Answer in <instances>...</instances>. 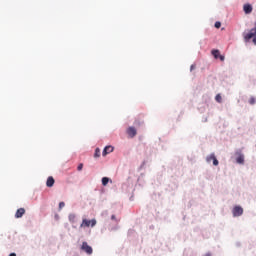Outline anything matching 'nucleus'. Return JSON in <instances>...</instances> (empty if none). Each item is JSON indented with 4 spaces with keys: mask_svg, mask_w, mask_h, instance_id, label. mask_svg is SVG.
Wrapping results in <instances>:
<instances>
[{
    "mask_svg": "<svg viewBox=\"0 0 256 256\" xmlns=\"http://www.w3.org/2000/svg\"><path fill=\"white\" fill-rule=\"evenodd\" d=\"M213 165L215 166V167H217V165H219V160H217V157H215L214 156V158H213Z\"/></svg>",
    "mask_w": 256,
    "mask_h": 256,
    "instance_id": "nucleus-17",
    "label": "nucleus"
},
{
    "mask_svg": "<svg viewBox=\"0 0 256 256\" xmlns=\"http://www.w3.org/2000/svg\"><path fill=\"white\" fill-rule=\"evenodd\" d=\"M77 169L78 171H83V164H79Z\"/></svg>",
    "mask_w": 256,
    "mask_h": 256,
    "instance_id": "nucleus-20",
    "label": "nucleus"
},
{
    "mask_svg": "<svg viewBox=\"0 0 256 256\" xmlns=\"http://www.w3.org/2000/svg\"><path fill=\"white\" fill-rule=\"evenodd\" d=\"M236 162L239 163L240 165H243L245 163V156L243 154H240L237 157Z\"/></svg>",
    "mask_w": 256,
    "mask_h": 256,
    "instance_id": "nucleus-9",
    "label": "nucleus"
},
{
    "mask_svg": "<svg viewBox=\"0 0 256 256\" xmlns=\"http://www.w3.org/2000/svg\"><path fill=\"white\" fill-rule=\"evenodd\" d=\"M24 213H25V208H19L15 214L16 219H21Z\"/></svg>",
    "mask_w": 256,
    "mask_h": 256,
    "instance_id": "nucleus-7",
    "label": "nucleus"
},
{
    "mask_svg": "<svg viewBox=\"0 0 256 256\" xmlns=\"http://www.w3.org/2000/svg\"><path fill=\"white\" fill-rule=\"evenodd\" d=\"M94 157H95V158L101 157V149H99V148H96V149H95Z\"/></svg>",
    "mask_w": 256,
    "mask_h": 256,
    "instance_id": "nucleus-12",
    "label": "nucleus"
},
{
    "mask_svg": "<svg viewBox=\"0 0 256 256\" xmlns=\"http://www.w3.org/2000/svg\"><path fill=\"white\" fill-rule=\"evenodd\" d=\"M75 214H69L68 219L71 223H75Z\"/></svg>",
    "mask_w": 256,
    "mask_h": 256,
    "instance_id": "nucleus-14",
    "label": "nucleus"
},
{
    "mask_svg": "<svg viewBox=\"0 0 256 256\" xmlns=\"http://www.w3.org/2000/svg\"><path fill=\"white\" fill-rule=\"evenodd\" d=\"M109 153H113V147L112 146H106L102 152L103 157L109 155Z\"/></svg>",
    "mask_w": 256,
    "mask_h": 256,
    "instance_id": "nucleus-5",
    "label": "nucleus"
},
{
    "mask_svg": "<svg viewBox=\"0 0 256 256\" xmlns=\"http://www.w3.org/2000/svg\"><path fill=\"white\" fill-rule=\"evenodd\" d=\"M193 69H195V64H192L190 67V71H193Z\"/></svg>",
    "mask_w": 256,
    "mask_h": 256,
    "instance_id": "nucleus-24",
    "label": "nucleus"
},
{
    "mask_svg": "<svg viewBox=\"0 0 256 256\" xmlns=\"http://www.w3.org/2000/svg\"><path fill=\"white\" fill-rule=\"evenodd\" d=\"M112 221H117V217L115 215L111 216Z\"/></svg>",
    "mask_w": 256,
    "mask_h": 256,
    "instance_id": "nucleus-22",
    "label": "nucleus"
},
{
    "mask_svg": "<svg viewBox=\"0 0 256 256\" xmlns=\"http://www.w3.org/2000/svg\"><path fill=\"white\" fill-rule=\"evenodd\" d=\"M63 207H65V202H60L59 203V209H63Z\"/></svg>",
    "mask_w": 256,
    "mask_h": 256,
    "instance_id": "nucleus-19",
    "label": "nucleus"
},
{
    "mask_svg": "<svg viewBox=\"0 0 256 256\" xmlns=\"http://www.w3.org/2000/svg\"><path fill=\"white\" fill-rule=\"evenodd\" d=\"M127 133L129 137H135V135H137V130L135 129V127H129Z\"/></svg>",
    "mask_w": 256,
    "mask_h": 256,
    "instance_id": "nucleus-6",
    "label": "nucleus"
},
{
    "mask_svg": "<svg viewBox=\"0 0 256 256\" xmlns=\"http://www.w3.org/2000/svg\"><path fill=\"white\" fill-rule=\"evenodd\" d=\"M95 225H97V220L96 219H92V220H87V219H83L82 223L80 225L81 228L83 227H95Z\"/></svg>",
    "mask_w": 256,
    "mask_h": 256,
    "instance_id": "nucleus-1",
    "label": "nucleus"
},
{
    "mask_svg": "<svg viewBox=\"0 0 256 256\" xmlns=\"http://www.w3.org/2000/svg\"><path fill=\"white\" fill-rule=\"evenodd\" d=\"M243 10H244V13H246V15H249L253 13V6H251V4H245L243 6Z\"/></svg>",
    "mask_w": 256,
    "mask_h": 256,
    "instance_id": "nucleus-4",
    "label": "nucleus"
},
{
    "mask_svg": "<svg viewBox=\"0 0 256 256\" xmlns=\"http://www.w3.org/2000/svg\"><path fill=\"white\" fill-rule=\"evenodd\" d=\"M109 181H111V179H109V177H103V178H102V185H103L104 187H107Z\"/></svg>",
    "mask_w": 256,
    "mask_h": 256,
    "instance_id": "nucleus-10",
    "label": "nucleus"
},
{
    "mask_svg": "<svg viewBox=\"0 0 256 256\" xmlns=\"http://www.w3.org/2000/svg\"><path fill=\"white\" fill-rule=\"evenodd\" d=\"M218 58L220 59V61H225V56H218Z\"/></svg>",
    "mask_w": 256,
    "mask_h": 256,
    "instance_id": "nucleus-21",
    "label": "nucleus"
},
{
    "mask_svg": "<svg viewBox=\"0 0 256 256\" xmlns=\"http://www.w3.org/2000/svg\"><path fill=\"white\" fill-rule=\"evenodd\" d=\"M212 55L215 59H219V50H212Z\"/></svg>",
    "mask_w": 256,
    "mask_h": 256,
    "instance_id": "nucleus-13",
    "label": "nucleus"
},
{
    "mask_svg": "<svg viewBox=\"0 0 256 256\" xmlns=\"http://www.w3.org/2000/svg\"><path fill=\"white\" fill-rule=\"evenodd\" d=\"M205 256H211V253H210V252H208V253H206V254H205Z\"/></svg>",
    "mask_w": 256,
    "mask_h": 256,
    "instance_id": "nucleus-25",
    "label": "nucleus"
},
{
    "mask_svg": "<svg viewBox=\"0 0 256 256\" xmlns=\"http://www.w3.org/2000/svg\"><path fill=\"white\" fill-rule=\"evenodd\" d=\"M215 99H216L217 103H221V101H222L221 94H217Z\"/></svg>",
    "mask_w": 256,
    "mask_h": 256,
    "instance_id": "nucleus-16",
    "label": "nucleus"
},
{
    "mask_svg": "<svg viewBox=\"0 0 256 256\" xmlns=\"http://www.w3.org/2000/svg\"><path fill=\"white\" fill-rule=\"evenodd\" d=\"M213 159H215V154H213V153L206 157L207 163H211V161H213Z\"/></svg>",
    "mask_w": 256,
    "mask_h": 256,
    "instance_id": "nucleus-11",
    "label": "nucleus"
},
{
    "mask_svg": "<svg viewBox=\"0 0 256 256\" xmlns=\"http://www.w3.org/2000/svg\"><path fill=\"white\" fill-rule=\"evenodd\" d=\"M254 45H256V35L252 37Z\"/></svg>",
    "mask_w": 256,
    "mask_h": 256,
    "instance_id": "nucleus-23",
    "label": "nucleus"
},
{
    "mask_svg": "<svg viewBox=\"0 0 256 256\" xmlns=\"http://www.w3.org/2000/svg\"><path fill=\"white\" fill-rule=\"evenodd\" d=\"M81 249L84 251V253H87V255H93V248L89 246L87 242L82 243Z\"/></svg>",
    "mask_w": 256,
    "mask_h": 256,
    "instance_id": "nucleus-2",
    "label": "nucleus"
},
{
    "mask_svg": "<svg viewBox=\"0 0 256 256\" xmlns=\"http://www.w3.org/2000/svg\"><path fill=\"white\" fill-rule=\"evenodd\" d=\"M232 215H233V217H241V215H243V207L235 206L232 209Z\"/></svg>",
    "mask_w": 256,
    "mask_h": 256,
    "instance_id": "nucleus-3",
    "label": "nucleus"
},
{
    "mask_svg": "<svg viewBox=\"0 0 256 256\" xmlns=\"http://www.w3.org/2000/svg\"><path fill=\"white\" fill-rule=\"evenodd\" d=\"M54 185H55V179L52 176L48 177L46 181V186L53 187Z\"/></svg>",
    "mask_w": 256,
    "mask_h": 256,
    "instance_id": "nucleus-8",
    "label": "nucleus"
},
{
    "mask_svg": "<svg viewBox=\"0 0 256 256\" xmlns=\"http://www.w3.org/2000/svg\"><path fill=\"white\" fill-rule=\"evenodd\" d=\"M250 105H255L256 104V98L255 97H251L249 100Z\"/></svg>",
    "mask_w": 256,
    "mask_h": 256,
    "instance_id": "nucleus-15",
    "label": "nucleus"
},
{
    "mask_svg": "<svg viewBox=\"0 0 256 256\" xmlns=\"http://www.w3.org/2000/svg\"><path fill=\"white\" fill-rule=\"evenodd\" d=\"M214 27H216V29H220L221 28V22H215Z\"/></svg>",
    "mask_w": 256,
    "mask_h": 256,
    "instance_id": "nucleus-18",
    "label": "nucleus"
},
{
    "mask_svg": "<svg viewBox=\"0 0 256 256\" xmlns=\"http://www.w3.org/2000/svg\"><path fill=\"white\" fill-rule=\"evenodd\" d=\"M9 256H17V254H15V253H11Z\"/></svg>",
    "mask_w": 256,
    "mask_h": 256,
    "instance_id": "nucleus-26",
    "label": "nucleus"
}]
</instances>
